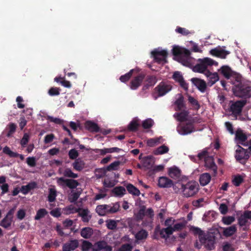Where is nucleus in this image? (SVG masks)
<instances>
[{"label":"nucleus","mask_w":251,"mask_h":251,"mask_svg":"<svg viewBox=\"0 0 251 251\" xmlns=\"http://www.w3.org/2000/svg\"><path fill=\"white\" fill-rule=\"evenodd\" d=\"M237 230V227L235 225H232L229 227L224 228L223 230V234L226 236H230L233 235Z\"/></svg>","instance_id":"27"},{"label":"nucleus","mask_w":251,"mask_h":251,"mask_svg":"<svg viewBox=\"0 0 251 251\" xmlns=\"http://www.w3.org/2000/svg\"><path fill=\"white\" fill-rule=\"evenodd\" d=\"M47 120L58 125H62L64 123V121L63 120L57 118H54L50 116H48Z\"/></svg>","instance_id":"55"},{"label":"nucleus","mask_w":251,"mask_h":251,"mask_svg":"<svg viewBox=\"0 0 251 251\" xmlns=\"http://www.w3.org/2000/svg\"><path fill=\"white\" fill-rule=\"evenodd\" d=\"M212 149L210 148L204 149L200 152H199L197 157H214L211 153Z\"/></svg>","instance_id":"38"},{"label":"nucleus","mask_w":251,"mask_h":251,"mask_svg":"<svg viewBox=\"0 0 251 251\" xmlns=\"http://www.w3.org/2000/svg\"><path fill=\"white\" fill-rule=\"evenodd\" d=\"M85 127L91 132H98L100 131V128L98 125L90 121H87L85 123Z\"/></svg>","instance_id":"19"},{"label":"nucleus","mask_w":251,"mask_h":251,"mask_svg":"<svg viewBox=\"0 0 251 251\" xmlns=\"http://www.w3.org/2000/svg\"><path fill=\"white\" fill-rule=\"evenodd\" d=\"M78 246V242L76 240H72L66 243L63 247V251H71L74 250Z\"/></svg>","instance_id":"21"},{"label":"nucleus","mask_w":251,"mask_h":251,"mask_svg":"<svg viewBox=\"0 0 251 251\" xmlns=\"http://www.w3.org/2000/svg\"><path fill=\"white\" fill-rule=\"evenodd\" d=\"M60 89L57 87H51L49 91L48 94L51 96H58L60 94Z\"/></svg>","instance_id":"54"},{"label":"nucleus","mask_w":251,"mask_h":251,"mask_svg":"<svg viewBox=\"0 0 251 251\" xmlns=\"http://www.w3.org/2000/svg\"><path fill=\"white\" fill-rule=\"evenodd\" d=\"M146 81L150 86H153L157 82L156 77L154 75H148L146 77Z\"/></svg>","instance_id":"51"},{"label":"nucleus","mask_w":251,"mask_h":251,"mask_svg":"<svg viewBox=\"0 0 251 251\" xmlns=\"http://www.w3.org/2000/svg\"><path fill=\"white\" fill-rule=\"evenodd\" d=\"M169 151V148L165 145H162L153 151L154 155H158L164 154Z\"/></svg>","instance_id":"36"},{"label":"nucleus","mask_w":251,"mask_h":251,"mask_svg":"<svg viewBox=\"0 0 251 251\" xmlns=\"http://www.w3.org/2000/svg\"><path fill=\"white\" fill-rule=\"evenodd\" d=\"M172 78L176 81L179 83L180 86L185 90L188 89V84L184 80V78L180 72H175L172 76Z\"/></svg>","instance_id":"13"},{"label":"nucleus","mask_w":251,"mask_h":251,"mask_svg":"<svg viewBox=\"0 0 251 251\" xmlns=\"http://www.w3.org/2000/svg\"><path fill=\"white\" fill-rule=\"evenodd\" d=\"M204 159L205 166L212 169L213 171H216L217 168L214 162L213 158H204Z\"/></svg>","instance_id":"39"},{"label":"nucleus","mask_w":251,"mask_h":251,"mask_svg":"<svg viewBox=\"0 0 251 251\" xmlns=\"http://www.w3.org/2000/svg\"><path fill=\"white\" fill-rule=\"evenodd\" d=\"M172 89V86L168 83L161 81L154 88V92L152 93V97L154 100H157L159 97L165 95Z\"/></svg>","instance_id":"4"},{"label":"nucleus","mask_w":251,"mask_h":251,"mask_svg":"<svg viewBox=\"0 0 251 251\" xmlns=\"http://www.w3.org/2000/svg\"><path fill=\"white\" fill-rule=\"evenodd\" d=\"M172 53L182 62L187 63L190 58V51L186 49L179 46H174L172 49Z\"/></svg>","instance_id":"5"},{"label":"nucleus","mask_w":251,"mask_h":251,"mask_svg":"<svg viewBox=\"0 0 251 251\" xmlns=\"http://www.w3.org/2000/svg\"><path fill=\"white\" fill-rule=\"evenodd\" d=\"M126 189L129 193L132 195L138 196L140 194V191L131 184H128L126 185Z\"/></svg>","instance_id":"35"},{"label":"nucleus","mask_w":251,"mask_h":251,"mask_svg":"<svg viewBox=\"0 0 251 251\" xmlns=\"http://www.w3.org/2000/svg\"><path fill=\"white\" fill-rule=\"evenodd\" d=\"M78 213L84 222H88L91 218L90 211L87 209H78Z\"/></svg>","instance_id":"18"},{"label":"nucleus","mask_w":251,"mask_h":251,"mask_svg":"<svg viewBox=\"0 0 251 251\" xmlns=\"http://www.w3.org/2000/svg\"><path fill=\"white\" fill-rule=\"evenodd\" d=\"M142 159V166L147 169H152L153 161L152 158H140Z\"/></svg>","instance_id":"29"},{"label":"nucleus","mask_w":251,"mask_h":251,"mask_svg":"<svg viewBox=\"0 0 251 251\" xmlns=\"http://www.w3.org/2000/svg\"><path fill=\"white\" fill-rule=\"evenodd\" d=\"M145 215V207L142 206L140 208L139 210L137 212L134 211V216L137 220L142 219Z\"/></svg>","instance_id":"42"},{"label":"nucleus","mask_w":251,"mask_h":251,"mask_svg":"<svg viewBox=\"0 0 251 251\" xmlns=\"http://www.w3.org/2000/svg\"><path fill=\"white\" fill-rule=\"evenodd\" d=\"M188 101L193 106L195 107L197 109H199L200 108V105L198 101L193 97L189 96Z\"/></svg>","instance_id":"52"},{"label":"nucleus","mask_w":251,"mask_h":251,"mask_svg":"<svg viewBox=\"0 0 251 251\" xmlns=\"http://www.w3.org/2000/svg\"><path fill=\"white\" fill-rule=\"evenodd\" d=\"M122 150L117 147H113L108 149H104L100 150V153L101 155H104L108 153H112L114 152H119L122 151Z\"/></svg>","instance_id":"40"},{"label":"nucleus","mask_w":251,"mask_h":251,"mask_svg":"<svg viewBox=\"0 0 251 251\" xmlns=\"http://www.w3.org/2000/svg\"><path fill=\"white\" fill-rule=\"evenodd\" d=\"M24 100L22 97L18 96L17 97V106L19 108H24L25 106V104L24 103Z\"/></svg>","instance_id":"62"},{"label":"nucleus","mask_w":251,"mask_h":251,"mask_svg":"<svg viewBox=\"0 0 251 251\" xmlns=\"http://www.w3.org/2000/svg\"><path fill=\"white\" fill-rule=\"evenodd\" d=\"M247 136L243 130L238 128L235 132V139L239 141L240 143H242L247 140Z\"/></svg>","instance_id":"23"},{"label":"nucleus","mask_w":251,"mask_h":251,"mask_svg":"<svg viewBox=\"0 0 251 251\" xmlns=\"http://www.w3.org/2000/svg\"><path fill=\"white\" fill-rule=\"evenodd\" d=\"M154 124L153 121L151 119H148L142 123V126L144 129H149Z\"/></svg>","instance_id":"50"},{"label":"nucleus","mask_w":251,"mask_h":251,"mask_svg":"<svg viewBox=\"0 0 251 251\" xmlns=\"http://www.w3.org/2000/svg\"><path fill=\"white\" fill-rule=\"evenodd\" d=\"M36 186V183L34 182L29 183L28 184L22 187L21 191L24 194H27L31 189Z\"/></svg>","instance_id":"41"},{"label":"nucleus","mask_w":251,"mask_h":251,"mask_svg":"<svg viewBox=\"0 0 251 251\" xmlns=\"http://www.w3.org/2000/svg\"><path fill=\"white\" fill-rule=\"evenodd\" d=\"M177 120L180 122H184L187 120V117L188 115V112L187 111H183L177 113Z\"/></svg>","instance_id":"46"},{"label":"nucleus","mask_w":251,"mask_h":251,"mask_svg":"<svg viewBox=\"0 0 251 251\" xmlns=\"http://www.w3.org/2000/svg\"><path fill=\"white\" fill-rule=\"evenodd\" d=\"M126 189L122 186H117L112 190V193L116 197H122L126 193Z\"/></svg>","instance_id":"26"},{"label":"nucleus","mask_w":251,"mask_h":251,"mask_svg":"<svg viewBox=\"0 0 251 251\" xmlns=\"http://www.w3.org/2000/svg\"><path fill=\"white\" fill-rule=\"evenodd\" d=\"M93 233V229L89 227L83 228L81 229L80 234L81 236L85 239L90 238Z\"/></svg>","instance_id":"30"},{"label":"nucleus","mask_w":251,"mask_h":251,"mask_svg":"<svg viewBox=\"0 0 251 251\" xmlns=\"http://www.w3.org/2000/svg\"><path fill=\"white\" fill-rule=\"evenodd\" d=\"M151 54L154 60L157 63L164 64L167 62L168 52L166 50H154L151 52Z\"/></svg>","instance_id":"8"},{"label":"nucleus","mask_w":251,"mask_h":251,"mask_svg":"<svg viewBox=\"0 0 251 251\" xmlns=\"http://www.w3.org/2000/svg\"><path fill=\"white\" fill-rule=\"evenodd\" d=\"M247 103L246 100H239L233 102L229 107V111L231 112L232 114L237 117L240 116L242 111L243 107Z\"/></svg>","instance_id":"7"},{"label":"nucleus","mask_w":251,"mask_h":251,"mask_svg":"<svg viewBox=\"0 0 251 251\" xmlns=\"http://www.w3.org/2000/svg\"><path fill=\"white\" fill-rule=\"evenodd\" d=\"M211 176L208 173H205L201 174L199 178L200 183L201 185L205 186L208 184L211 180Z\"/></svg>","instance_id":"24"},{"label":"nucleus","mask_w":251,"mask_h":251,"mask_svg":"<svg viewBox=\"0 0 251 251\" xmlns=\"http://www.w3.org/2000/svg\"><path fill=\"white\" fill-rule=\"evenodd\" d=\"M118 222L114 220H108L106 221V226L108 229H115L117 227Z\"/></svg>","instance_id":"44"},{"label":"nucleus","mask_w":251,"mask_h":251,"mask_svg":"<svg viewBox=\"0 0 251 251\" xmlns=\"http://www.w3.org/2000/svg\"><path fill=\"white\" fill-rule=\"evenodd\" d=\"M145 77V73L142 72L139 74L130 81L129 84L130 88L133 90L137 89L141 86Z\"/></svg>","instance_id":"10"},{"label":"nucleus","mask_w":251,"mask_h":251,"mask_svg":"<svg viewBox=\"0 0 251 251\" xmlns=\"http://www.w3.org/2000/svg\"><path fill=\"white\" fill-rule=\"evenodd\" d=\"M174 189L176 193L181 194L183 197L189 198L197 194L199 185L197 182L191 181L186 184L178 183L177 186H174Z\"/></svg>","instance_id":"2"},{"label":"nucleus","mask_w":251,"mask_h":251,"mask_svg":"<svg viewBox=\"0 0 251 251\" xmlns=\"http://www.w3.org/2000/svg\"><path fill=\"white\" fill-rule=\"evenodd\" d=\"M56 197V192L54 188H50L49 189L48 201L52 202L55 201Z\"/></svg>","instance_id":"48"},{"label":"nucleus","mask_w":251,"mask_h":251,"mask_svg":"<svg viewBox=\"0 0 251 251\" xmlns=\"http://www.w3.org/2000/svg\"><path fill=\"white\" fill-rule=\"evenodd\" d=\"M64 211H65V213L66 214H73V213H76V212H78V209H77V208H75L74 206H73V205H70L67 207H66L64 209Z\"/></svg>","instance_id":"56"},{"label":"nucleus","mask_w":251,"mask_h":251,"mask_svg":"<svg viewBox=\"0 0 251 251\" xmlns=\"http://www.w3.org/2000/svg\"><path fill=\"white\" fill-rule=\"evenodd\" d=\"M177 130L179 134L184 135L193 132L194 127L192 124L188 123L178 126Z\"/></svg>","instance_id":"14"},{"label":"nucleus","mask_w":251,"mask_h":251,"mask_svg":"<svg viewBox=\"0 0 251 251\" xmlns=\"http://www.w3.org/2000/svg\"><path fill=\"white\" fill-rule=\"evenodd\" d=\"M205 75L208 78V84L210 86L214 84L219 79L217 73H212L209 71H207Z\"/></svg>","instance_id":"17"},{"label":"nucleus","mask_w":251,"mask_h":251,"mask_svg":"<svg viewBox=\"0 0 251 251\" xmlns=\"http://www.w3.org/2000/svg\"><path fill=\"white\" fill-rule=\"evenodd\" d=\"M200 241L209 250H212L214 248L215 238L213 235L205 234L202 238L200 237Z\"/></svg>","instance_id":"9"},{"label":"nucleus","mask_w":251,"mask_h":251,"mask_svg":"<svg viewBox=\"0 0 251 251\" xmlns=\"http://www.w3.org/2000/svg\"><path fill=\"white\" fill-rule=\"evenodd\" d=\"M175 104L176 106V110H181L185 107L184 98L182 95H179V98L175 101Z\"/></svg>","instance_id":"32"},{"label":"nucleus","mask_w":251,"mask_h":251,"mask_svg":"<svg viewBox=\"0 0 251 251\" xmlns=\"http://www.w3.org/2000/svg\"><path fill=\"white\" fill-rule=\"evenodd\" d=\"M135 72H136L137 73H138V71H136L135 69L130 70L127 73L125 74L124 75H121L120 77V80L122 82H126L129 80L132 74Z\"/></svg>","instance_id":"33"},{"label":"nucleus","mask_w":251,"mask_h":251,"mask_svg":"<svg viewBox=\"0 0 251 251\" xmlns=\"http://www.w3.org/2000/svg\"><path fill=\"white\" fill-rule=\"evenodd\" d=\"M215 65H218V63L211 58H205L200 60V63L196 65L193 68L195 72L204 73L207 72V67Z\"/></svg>","instance_id":"6"},{"label":"nucleus","mask_w":251,"mask_h":251,"mask_svg":"<svg viewBox=\"0 0 251 251\" xmlns=\"http://www.w3.org/2000/svg\"><path fill=\"white\" fill-rule=\"evenodd\" d=\"M191 81L200 91L202 93L205 91L207 85L204 80L197 77H193L191 79Z\"/></svg>","instance_id":"15"},{"label":"nucleus","mask_w":251,"mask_h":251,"mask_svg":"<svg viewBox=\"0 0 251 251\" xmlns=\"http://www.w3.org/2000/svg\"><path fill=\"white\" fill-rule=\"evenodd\" d=\"M54 138V135L52 133L46 135L44 139L45 143L49 144L51 143L53 141Z\"/></svg>","instance_id":"63"},{"label":"nucleus","mask_w":251,"mask_h":251,"mask_svg":"<svg viewBox=\"0 0 251 251\" xmlns=\"http://www.w3.org/2000/svg\"><path fill=\"white\" fill-rule=\"evenodd\" d=\"M187 224L186 221L177 222L173 218L167 219L164 222V226H166L160 230L161 237L165 239H168L174 232L183 229Z\"/></svg>","instance_id":"1"},{"label":"nucleus","mask_w":251,"mask_h":251,"mask_svg":"<svg viewBox=\"0 0 251 251\" xmlns=\"http://www.w3.org/2000/svg\"><path fill=\"white\" fill-rule=\"evenodd\" d=\"M158 186L162 188L171 187L173 185L172 180L167 177L161 176L158 179Z\"/></svg>","instance_id":"16"},{"label":"nucleus","mask_w":251,"mask_h":251,"mask_svg":"<svg viewBox=\"0 0 251 251\" xmlns=\"http://www.w3.org/2000/svg\"><path fill=\"white\" fill-rule=\"evenodd\" d=\"M233 184L236 186H238L243 181V178L241 176H235L232 179Z\"/></svg>","instance_id":"58"},{"label":"nucleus","mask_w":251,"mask_h":251,"mask_svg":"<svg viewBox=\"0 0 251 251\" xmlns=\"http://www.w3.org/2000/svg\"><path fill=\"white\" fill-rule=\"evenodd\" d=\"M189 229L190 231L194 234L199 235V238L200 240V237L202 238L205 235V234L203 233V231L199 227H195L194 226H190L189 227Z\"/></svg>","instance_id":"37"},{"label":"nucleus","mask_w":251,"mask_h":251,"mask_svg":"<svg viewBox=\"0 0 251 251\" xmlns=\"http://www.w3.org/2000/svg\"><path fill=\"white\" fill-rule=\"evenodd\" d=\"M121 164V163L120 161H115L108 166L106 168V170L109 171L117 170L119 168Z\"/></svg>","instance_id":"49"},{"label":"nucleus","mask_w":251,"mask_h":251,"mask_svg":"<svg viewBox=\"0 0 251 251\" xmlns=\"http://www.w3.org/2000/svg\"><path fill=\"white\" fill-rule=\"evenodd\" d=\"M219 71L226 79H229L232 75V71L228 66H223L219 70Z\"/></svg>","instance_id":"20"},{"label":"nucleus","mask_w":251,"mask_h":251,"mask_svg":"<svg viewBox=\"0 0 251 251\" xmlns=\"http://www.w3.org/2000/svg\"><path fill=\"white\" fill-rule=\"evenodd\" d=\"M48 213L47 211L44 208L39 209L35 215L34 219L36 220H39L40 219L44 217Z\"/></svg>","instance_id":"43"},{"label":"nucleus","mask_w":251,"mask_h":251,"mask_svg":"<svg viewBox=\"0 0 251 251\" xmlns=\"http://www.w3.org/2000/svg\"><path fill=\"white\" fill-rule=\"evenodd\" d=\"M233 84L232 89L236 96L244 99L251 97V86L249 83L237 77Z\"/></svg>","instance_id":"3"},{"label":"nucleus","mask_w":251,"mask_h":251,"mask_svg":"<svg viewBox=\"0 0 251 251\" xmlns=\"http://www.w3.org/2000/svg\"><path fill=\"white\" fill-rule=\"evenodd\" d=\"M15 207V206H14L8 212L6 216L0 222V226L5 228H7L11 226Z\"/></svg>","instance_id":"11"},{"label":"nucleus","mask_w":251,"mask_h":251,"mask_svg":"<svg viewBox=\"0 0 251 251\" xmlns=\"http://www.w3.org/2000/svg\"><path fill=\"white\" fill-rule=\"evenodd\" d=\"M74 168L77 171H80L85 167V163L80 159L76 160L73 163Z\"/></svg>","instance_id":"45"},{"label":"nucleus","mask_w":251,"mask_h":251,"mask_svg":"<svg viewBox=\"0 0 251 251\" xmlns=\"http://www.w3.org/2000/svg\"><path fill=\"white\" fill-rule=\"evenodd\" d=\"M235 220V218L232 216L225 217L223 219V222L224 224L229 225L233 223Z\"/></svg>","instance_id":"59"},{"label":"nucleus","mask_w":251,"mask_h":251,"mask_svg":"<svg viewBox=\"0 0 251 251\" xmlns=\"http://www.w3.org/2000/svg\"><path fill=\"white\" fill-rule=\"evenodd\" d=\"M96 212L100 216H104L107 214V204L100 205L96 208Z\"/></svg>","instance_id":"34"},{"label":"nucleus","mask_w":251,"mask_h":251,"mask_svg":"<svg viewBox=\"0 0 251 251\" xmlns=\"http://www.w3.org/2000/svg\"><path fill=\"white\" fill-rule=\"evenodd\" d=\"M132 249V247L129 244H125L120 248V251H130Z\"/></svg>","instance_id":"64"},{"label":"nucleus","mask_w":251,"mask_h":251,"mask_svg":"<svg viewBox=\"0 0 251 251\" xmlns=\"http://www.w3.org/2000/svg\"><path fill=\"white\" fill-rule=\"evenodd\" d=\"M64 175L66 176L73 178H76L77 177V175L76 174L73 173L69 169H67L65 170Z\"/></svg>","instance_id":"60"},{"label":"nucleus","mask_w":251,"mask_h":251,"mask_svg":"<svg viewBox=\"0 0 251 251\" xmlns=\"http://www.w3.org/2000/svg\"><path fill=\"white\" fill-rule=\"evenodd\" d=\"M176 32L181 34L184 36H187L188 34H190L191 32L185 28L177 26L176 29Z\"/></svg>","instance_id":"53"},{"label":"nucleus","mask_w":251,"mask_h":251,"mask_svg":"<svg viewBox=\"0 0 251 251\" xmlns=\"http://www.w3.org/2000/svg\"><path fill=\"white\" fill-rule=\"evenodd\" d=\"M92 245L91 243L87 241H84L82 245V250L83 251H88L91 249Z\"/></svg>","instance_id":"57"},{"label":"nucleus","mask_w":251,"mask_h":251,"mask_svg":"<svg viewBox=\"0 0 251 251\" xmlns=\"http://www.w3.org/2000/svg\"><path fill=\"white\" fill-rule=\"evenodd\" d=\"M117 183V181L107 178L104 179L103 185L105 187L110 188L115 186Z\"/></svg>","instance_id":"47"},{"label":"nucleus","mask_w":251,"mask_h":251,"mask_svg":"<svg viewBox=\"0 0 251 251\" xmlns=\"http://www.w3.org/2000/svg\"><path fill=\"white\" fill-rule=\"evenodd\" d=\"M148 233L144 229H142L135 234V238L137 241L145 240L148 237Z\"/></svg>","instance_id":"31"},{"label":"nucleus","mask_w":251,"mask_h":251,"mask_svg":"<svg viewBox=\"0 0 251 251\" xmlns=\"http://www.w3.org/2000/svg\"><path fill=\"white\" fill-rule=\"evenodd\" d=\"M119 208L120 204L118 202L107 204V214L115 213L119 211Z\"/></svg>","instance_id":"28"},{"label":"nucleus","mask_w":251,"mask_h":251,"mask_svg":"<svg viewBox=\"0 0 251 251\" xmlns=\"http://www.w3.org/2000/svg\"><path fill=\"white\" fill-rule=\"evenodd\" d=\"M204 199L203 198L199 199L193 201V205L196 207H201L203 205Z\"/></svg>","instance_id":"61"},{"label":"nucleus","mask_w":251,"mask_h":251,"mask_svg":"<svg viewBox=\"0 0 251 251\" xmlns=\"http://www.w3.org/2000/svg\"><path fill=\"white\" fill-rule=\"evenodd\" d=\"M57 184L63 187L66 186L71 189L76 188L79 184L78 182L74 179H65L63 177L58 178L57 179Z\"/></svg>","instance_id":"12"},{"label":"nucleus","mask_w":251,"mask_h":251,"mask_svg":"<svg viewBox=\"0 0 251 251\" xmlns=\"http://www.w3.org/2000/svg\"><path fill=\"white\" fill-rule=\"evenodd\" d=\"M140 126V124L139 123V120L137 118L133 119L128 125V130L130 131H136L139 126Z\"/></svg>","instance_id":"25"},{"label":"nucleus","mask_w":251,"mask_h":251,"mask_svg":"<svg viewBox=\"0 0 251 251\" xmlns=\"http://www.w3.org/2000/svg\"><path fill=\"white\" fill-rule=\"evenodd\" d=\"M168 175L173 178H177L180 176V170L175 166L170 167L168 169Z\"/></svg>","instance_id":"22"}]
</instances>
